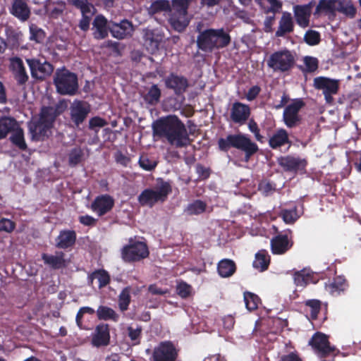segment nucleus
I'll list each match as a JSON object with an SVG mask.
<instances>
[{
	"mask_svg": "<svg viewBox=\"0 0 361 361\" xmlns=\"http://www.w3.org/2000/svg\"><path fill=\"white\" fill-rule=\"evenodd\" d=\"M154 136L165 139L171 145L177 148L187 147L190 144L185 126L176 115L161 117L153 122Z\"/></svg>",
	"mask_w": 361,
	"mask_h": 361,
	"instance_id": "f257e3e1",
	"label": "nucleus"
},
{
	"mask_svg": "<svg viewBox=\"0 0 361 361\" xmlns=\"http://www.w3.org/2000/svg\"><path fill=\"white\" fill-rule=\"evenodd\" d=\"M202 24L198 23L196 32H198L196 39L197 47L205 53H212L228 47L231 42L229 33L224 28H207L202 30Z\"/></svg>",
	"mask_w": 361,
	"mask_h": 361,
	"instance_id": "f03ea898",
	"label": "nucleus"
},
{
	"mask_svg": "<svg viewBox=\"0 0 361 361\" xmlns=\"http://www.w3.org/2000/svg\"><path fill=\"white\" fill-rule=\"evenodd\" d=\"M218 146L223 152H228L231 147L244 152L245 161H248L259 150L258 145L246 135L242 133L230 134L226 138H219Z\"/></svg>",
	"mask_w": 361,
	"mask_h": 361,
	"instance_id": "7ed1b4c3",
	"label": "nucleus"
},
{
	"mask_svg": "<svg viewBox=\"0 0 361 361\" xmlns=\"http://www.w3.org/2000/svg\"><path fill=\"white\" fill-rule=\"evenodd\" d=\"M192 0H171L168 23L178 32H183L189 25L191 17L188 8Z\"/></svg>",
	"mask_w": 361,
	"mask_h": 361,
	"instance_id": "20e7f679",
	"label": "nucleus"
},
{
	"mask_svg": "<svg viewBox=\"0 0 361 361\" xmlns=\"http://www.w3.org/2000/svg\"><path fill=\"white\" fill-rule=\"evenodd\" d=\"M54 84L57 92L61 95H74L78 90L77 75L64 68L56 70Z\"/></svg>",
	"mask_w": 361,
	"mask_h": 361,
	"instance_id": "39448f33",
	"label": "nucleus"
},
{
	"mask_svg": "<svg viewBox=\"0 0 361 361\" xmlns=\"http://www.w3.org/2000/svg\"><path fill=\"white\" fill-rule=\"evenodd\" d=\"M54 122L40 109L38 118H33L27 124L31 138L35 141H43L51 133Z\"/></svg>",
	"mask_w": 361,
	"mask_h": 361,
	"instance_id": "423d86ee",
	"label": "nucleus"
},
{
	"mask_svg": "<svg viewBox=\"0 0 361 361\" xmlns=\"http://www.w3.org/2000/svg\"><path fill=\"white\" fill-rule=\"evenodd\" d=\"M121 255L125 262L133 263L148 257L149 251L146 243L130 238L121 249Z\"/></svg>",
	"mask_w": 361,
	"mask_h": 361,
	"instance_id": "0eeeda50",
	"label": "nucleus"
},
{
	"mask_svg": "<svg viewBox=\"0 0 361 361\" xmlns=\"http://www.w3.org/2000/svg\"><path fill=\"white\" fill-rule=\"evenodd\" d=\"M171 192V185L168 182H162L157 190L145 189L138 196V202L142 206L152 207L159 202H165Z\"/></svg>",
	"mask_w": 361,
	"mask_h": 361,
	"instance_id": "6e6552de",
	"label": "nucleus"
},
{
	"mask_svg": "<svg viewBox=\"0 0 361 361\" xmlns=\"http://www.w3.org/2000/svg\"><path fill=\"white\" fill-rule=\"evenodd\" d=\"M267 64L274 71L286 72L293 67L295 57L288 49L279 50L269 56Z\"/></svg>",
	"mask_w": 361,
	"mask_h": 361,
	"instance_id": "1a4fd4ad",
	"label": "nucleus"
},
{
	"mask_svg": "<svg viewBox=\"0 0 361 361\" xmlns=\"http://www.w3.org/2000/svg\"><path fill=\"white\" fill-rule=\"evenodd\" d=\"M309 345L321 358L336 355L339 353V350L335 346L331 345L329 336L319 331L313 334L309 341Z\"/></svg>",
	"mask_w": 361,
	"mask_h": 361,
	"instance_id": "9d476101",
	"label": "nucleus"
},
{
	"mask_svg": "<svg viewBox=\"0 0 361 361\" xmlns=\"http://www.w3.org/2000/svg\"><path fill=\"white\" fill-rule=\"evenodd\" d=\"M178 353L179 350L172 341H161L154 348L149 361H176Z\"/></svg>",
	"mask_w": 361,
	"mask_h": 361,
	"instance_id": "9b49d317",
	"label": "nucleus"
},
{
	"mask_svg": "<svg viewBox=\"0 0 361 361\" xmlns=\"http://www.w3.org/2000/svg\"><path fill=\"white\" fill-rule=\"evenodd\" d=\"M313 85L316 90L322 91L326 102L329 104L334 102L333 95L339 90V80L324 76L314 78Z\"/></svg>",
	"mask_w": 361,
	"mask_h": 361,
	"instance_id": "f8f14e48",
	"label": "nucleus"
},
{
	"mask_svg": "<svg viewBox=\"0 0 361 361\" xmlns=\"http://www.w3.org/2000/svg\"><path fill=\"white\" fill-rule=\"evenodd\" d=\"M305 104L301 99H296L287 105L283 113V121L288 128H295L301 123L302 117L299 114Z\"/></svg>",
	"mask_w": 361,
	"mask_h": 361,
	"instance_id": "ddd939ff",
	"label": "nucleus"
},
{
	"mask_svg": "<svg viewBox=\"0 0 361 361\" xmlns=\"http://www.w3.org/2000/svg\"><path fill=\"white\" fill-rule=\"evenodd\" d=\"M271 251L274 255H284L293 245L292 231L288 229L278 233L271 239Z\"/></svg>",
	"mask_w": 361,
	"mask_h": 361,
	"instance_id": "4468645a",
	"label": "nucleus"
},
{
	"mask_svg": "<svg viewBox=\"0 0 361 361\" xmlns=\"http://www.w3.org/2000/svg\"><path fill=\"white\" fill-rule=\"evenodd\" d=\"M255 1L260 6L265 14L273 13V16H267L264 22V31L266 32H272L275 14L281 10L282 1L279 0H255Z\"/></svg>",
	"mask_w": 361,
	"mask_h": 361,
	"instance_id": "2eb2a0df",
	"label": "nucleus"
},
{
	"mask_svg": "<svg viewBox=\"0 0 361 361\" xmlns=\"http://www.w3.org/2000/svg\"><path fill=\"white\" fill-rule=\"evenodd\" d=\"M165 87L172 90L175 95L180 97L187 92L190 87L189 80L186 77L176 73H170L164 80Z\"/></svg>",
	"mask_w": 361,
	"mask_h": 361,
	"instance_id": "dca6fc26",
	"label": "nucleus"
},
{
	"mask_svg": "<svg viewBox=\"0 0 361 361\" xmlns=\"http://www.w3.org/2000/svg\"><path fill=\"white\" fill-rule=\"evenodd\" d=\"M32 78L43 81L49 77L53 71L54 66L47 61L41 62L37 59H26Z\"/></svg>",
	"mask_w": 361,
	"mask_h": 361,
	"instance_id": "f3484780",
	"label": "nucleus"
},
{
	"mask_svg": "<svg viewBox=\"0 0 361 361\" xmlns=\"http://www.w3.org/2000/svg\"><path fill=\"white\" fill-rule=\"evenodd\" d=\"M70 118L75 126L79 127L87 118L90 108L87 103L75 99L70 106Z\"/></svg>",
	"mask_w": 361,
	"mask_h": 361,
	"instance_id": "a211bd4d",
	"label": "nucleus"
},
{
	"mask_svg": "<svg viewBox=\"0 0 361 361\" xmlns=\"http://www.w3.org/2000/svg\"><path fill=\"white\" fill-rule=\"evenodd\" d=\"M279 165L286 172L297 173L305 169L307 164L305 159L292 155L281 157L278 159Z\"/></svg>",
	"mask_w": 361,
	"mask_h": 361,
	"instance_id": "6ab92c4d",
	"label": "nucleus"
},
{
	"mask_svg": "<svg viewBox=\"0 0 361 361\" xmlns=\"http://www.w3.org/2000/svg\"><path fill=\"white\" fill-rule=\"evenodd\" d=\"M109 29L111 36L118 39L131 37L134 30L133 23L127 19H123L119 23L109 21Z\"/></svg>",
	"mask_w": 361,
	"mask_h": 361,
	"instance_id": "aec40b11",
	"label": "nucleus"
},
{
	"mask_svg": "<svg viewBox=\"0 0 361 361\" xmlns=\"http://www.w3.org/2000/svg\"><path fill=\"white\" fill-rule=\"evenodd\" d=\"M114 206V200L109 195H100L91 203L90 209L98 216H102L109 212Z\"/></svg>",
	"mask_w": 361,
	"mask_h": 361,
	"instance_id": "412c9836",
	"label": "nucleus"
},
{
	"mask_svg": "<svg viewBox=\"0 0 361 361\" xmlns=\"http://www.w3.org/2000/svg\"><path fill=\"white\" fill-rule=\"evenodd\" d=\"M110 338L109 325L99 324L92 334L91 344L96 348L107 346L110 343Z\"/></svg>",
	"mask_w": 361,
	"mask_h": 361,
	"instance_id": "4be33fe9",
	"label": "nucleus"
},
{
	"mask_svg": "<svg viewBox=\"0 0 361 361\" xmlns=\"http://www.w3.org/2000/svg\"><path fill=\"white\" fill-rule=\"evenodd\" d=\"M250 116V108L247 104L240 102H235L231 106L230 118L240 125L244 124Z\"/></svg>",
	"mask_w": 361,
	"mask_h": 361,
	"instance_id": "5701e85b",
	"label": "nucleus"
},
{
	"mask_svg": "<svg viewBox=\"0 0 361 361\" xmlns=\"http://www.w3.org/2000/svg\"><path fill=\"white\" fill-rule=\"evenodd\" d=\"M295 23L292 14L288 11H283L279 21L278 27L275 32L276 37L285 38L287 35L293 32Z\"/></svg>",
	"mask_w": 361,
	"mask_h": 361,
	"instance_id": "b1692460",
	"label": "nucleus"
},
{
	"mask_svg": "<svg viewBox=\"0 0 361 361\" xmlns=\"http://www.w3.org/2000/svg\"><path fill=\"white\" fill-rule=\"evenodd\" d=\"M10 68L13 73L14 78L18 85H23L27 82L29 77L23 61L18 56L11 58L10 59Z\"/></svg>",
	"mask_w": 361,
	"mask_h": 361,
	"instance_id": "393cba45",
	"label": "nucleus"
},
{
	"mask_svg": "<svg viewBox=\"0 0 361 361\" xmlns=\"http://www.w3.org/2000/svg\"><path fill=\"white\" fill-rule=\"evenodd\" d=\"M9 11L21 22L27 21L31 16V9L27 0H13Z\"/></svg>",
	"mask_w": 361,
	"mask_h": 361,
	"instance_id": "a878e982",
	"label": "nucleus"
},
{
	"mask_svg": "<svg viewBox=\"0 0 361 361\" xmlns=\"http://www.w3.org/2000/svg\"><path fill=\"white\" fill-rule=\"evenodd\" d=\"M93 37L95 39H104L108 37L109 29V22L102 15H97L92 22Z\"/></svg>",
	"mask_w": 361,
	"mask_h": 361,
	"instance_id": "bb28decb",
	"label": "nucleus"
},
{
	"mask_svg": "<svg viewBox=\"0 0 361 361\" xmlns=\"http://www.w3.org/2000/svg\"><path fill=\"white\" fill-rule=\"evenodd\" d=\"M4 42L9 49H18L23 42V34L18 28L12 26L5 27Z\"/></svg>",
	"mask_w": 361,
	"mask_h": 361,
	"instance_id": "cd10ccee",
	"label": "nucleus"
},
{
	"mask_svg": "<svg viewBox=\"0 0 361 361\" xmlns=\"http://www.w3.org/2000/svg\"><path fill=\"white\" fill-rule=\"evenodd\" d=\"M296 23L302 28L309 26L312 8L310 4L296 5L293 7Z\"/></svg>",
	"mask_w": 361,
	"mask_h": 361,
	"instance_id": "c85d7f7f",
	"label": "nucleus"
},
{
	"mask_svg": "<svg viewBox=\"0 0 361 361\" xmlns=\"http://www.w3.org/2000/svg\"><path fill=\"white\" fill-rule=\"evenodd\" d=\"M348 287L346 279L343 276H335L331 281L324 283V289L330 295L336 296L344 292Z\"/></svg>",
	"mask_w": 361,
	"mask_h": 361,
	"instance_id": "c756f323",
	"label": "nucleus"
},
{
	"mask_svg": "<svg viewBox=\"0 0 361 361\" xmlns=\"http://www.w3.org/2000/svg\"><path fill=\"white\" fill-rule=\"evenodd\" d=\"M77 235L73 230H62L56 238V247L66 250L71 248L75 244Z\"/></svg>",
	"mask_w": 361,
	"mask_h": 361,
	"instance_id": "7c9ffc66",
	"label": "nucleus"
},
{
	"mask_svg": "<svg viewBox=\"0 0 361 361\" xmlns=\"http://www.w3.org/2000/svg\"><path fill=\"white\" fill-rule=\"evenodd\" d=\"M286 145H288V148L292 145L288 133L284 128H279L270 137L269 145L271 149H276Z\"/></svg>",
	"mask_w": 361,
	"mask_h": 361,
	"instance_id": "2f4dec72",
	"label": "nucleus"
},
{
	"mask_svg": "<svg viewBox=\"0 0 361 361\" xmlns=\"http://www.w3.org/2000/svg\"><path fill=\"white\" fill-rule=\"evenodd\" d=\"M65 253L62 251H56L55 255L43 253L42 259L44 264L54 269H59L66 267Z\"/></svg>",
	"mask_w": 361,
	"mask_h": 361,
	"instance_id": "473e14b6",
	"label": "nucleus"
},
{
	"mask_svg": "<svg viewBox=\"0 0 361 361\" xmlns=\"http://www.w3.org/2000/svg\"><path fill=\"white\" fill-rule=\"evenodd\" d=\"M88 283L90 286H93L94 279L97 280L98 288L102 289L109 284L111 281V276L107 271L103 269L94 270L88 275Z\"/></svg>",
	"mask_w": 361,
	"mask_h": 361,
	"instance_id": "72a5a7b5",
	"label": "nucleus"
},
{
	"mask_svg": "<svg viewBox=\"0 0 361 361\" xmlns=\"http://www.w3.org/2000/svg\"><path fill=\"white\" fill-rule=\"evenodd\" d=\"M67 107V101L61 99L55 106H43L41 109L55 123L56 118L62 114Z\"/></svg>",
	"mask_w": 361,
	"mask_h": 361,
	"instance_id": "f704fd0d",
	"label": "nucleus"
},
{
	"mask_svg": "<svg viewBox=\"0 0 361 361\" xmlns=\"http://www.w3.org/2000/svg\"><path fill=\"white\" fill-rule=\"evenodd\" d=\"M18 127L14 118L2 116L0 118V140L6 138L8 133L14 132Z\"/></svg>",
	"mask_w": 361,
	"mask_h": 361,
	"instance_id": "c9c22d12",
	"label": "nucleus"
},
{
	"mask_svg": "<svg viewBox=\"0 0 361 361\" xmlns=\"http://www.w3.org/2000/svg\"><path fill=\"white\" fill-rule=\"evenodd\" d=\"M337 0H319L316 6L314 15L322 13L335 16L336 12Z\"/></svg>",
	"mask_w": 361,
	"mask_h": 361,
	"instance_id": "e433bc0d",
	"label": "nucleus"
},
{
	"mask_svg": "<svg viewBox=\"0 0 361 361\" xmlns=\"http://www.w3.org/2000/svg\"><path fill=\"white\" fill-rule=\"evenodd\" d=\"M270 264V256L266 250H261L255 255V259L253 262V267L259 271H266Z\"/></svg>",
	"mask_w": 361,
	"mask_h": 361,
	"instance_id": "4c0bfd02",
	"label": "nucleus"
},
{
	"mask_svg": "<svg viewBox=\"0 0 361 361\" xmlns=\"http://www.w3.org/2000/svg\"><path fill=\"white\" fill-rule=\"evenodd\" d=\"M217 271L221 277H230L235 272L236 265L233 260L224 259L218 263Z\"/></svg>",
	"mask_w": 361,
	"mask_h": 361,
	"instance_id": "58836bf2",
	"label": "nucleus"
},
{
	"mask_svg": "<svg viewBox=\"0 0 361 361\" xmlns=\"http://www.w3.org/2000/svg\"><path fill=\"white\" fill-rule=\"evenodd\" d=\"M312 273L306 269L295 271L293 274L294 283L297 286L305 287L308 283L313 282Z\"/></svg>",
	"mask_w": 361,
	"mask_h": 361,
	"instance_id": "ea45409f",
	"label": "nucleus"
},
{
	"mask_svg": "<svg viewBox=\"0 0 361 361\" xmlns=\"http://www.w3.org/2000/svg\"><path fill=\"white\" fill-rule=\"evenodd\" d=\"M336 11L353 18L356 15L357 9L351 1L337 0Z\"/></svg>",
	"mask_w": 361,
	"mask_h": 361,
	"instance_id": "a19ab883",
	"label": "nucleus"
},
{
	"mask_svg": "<svg viewBox=\"0 0 361 361\" xmlns=\"http://www.w3.org/2000/svg\"><path fill=\"white\" fill-rule=\"evenodd\" d=\"M206 209L207 204L205 202L200 200H195L187 205L184 209V213L189 216L200 215L204 213Z\"/></svg>",
	"mask_w": 361,
	"mask_h": 361,
	"instance_id": "79ce46f5",
	"label": "nucleus"
},
{
	"mask_svg": "<svg viewBox=\"0 0 361 361\" xmlns=\"http://www.w3.org/2000/svg\"><path fill=\"white\" fill-rule=\"evenodd\" d=\"M171 4L169 0H156L153 1L147 8L148 13L154 16L161 12H167L169 13Z\"/></svg>",
	"mask_w": 361,
	"mask_h": 361,
	"instance_id": "37998d69",
	"label": "nucleus"
},
{
	"mask_svg": "<svg viewBox=\"0 0 361 361\" xmlns=\"http://www.w3.org/2000/svg\"><path fill=\"white\" fill-rule=\"evenodd\" d=\"M161 96V91L157 85H152L144 96V100L149 105L157 104Z\"/></svg>",
	"mask_w": 361,
	"mask_h": 361,
	"instance_id": "c03bdc74",
	"label": "nucleus"
},
{
	"mask_svg": "<svg viewBox=\"0 0 361 361\" xmlns=\"http://www.w3.org/2000/svg\"><path fill=\"white\" fill-rule=\"evenodd\" d=\"M97 315L101 320H112L117 322L119 319L118 314L111 307L100 305L97 310Z\"/></svg>",
	"mask_w": 361,
	"mask_h": 361,
	"instance_id": "a18cd8bd",
	"label": "nucleus"
},
{
	"mask_svg": "<svg viewBox=\"0 0 361 361\" xmlns=\"http://www.w3.org/2000/svg\"><path fill=\"white\" fill-rule=\"evenodd\" d=\"M11 142L19 149L25 151L27 148L24 138L23 130L18 127L10 137Z\"/></svg>",
	"mask_w": 361,
	"mask_h": 361,
	"instance_id": "49530a36",
	"label": "nucleus"
},
{
	"mask_svg": "<svg viewBox=\"0 0 361 361\" xmlns=\"http://www.w3.org/2000/svg\"><path fill=\"white\" fill-rule=\"evenodd\" d=\"M84 160V152L80 147L71 149L68 153V165L71 167H75Z\"/></svg>",
	"mask_w": 361,
	"mask_h": 361,
	"instance_id": "de8ad7c7",
	"label": "nucleus"
},
{
	"mask_svg": "<svg viewBox=\"0 0 361 361\" xmlns=\"http://www.w3.org/2000/svg\"><path fill=\"white\" fill-rule=\"evenodd\" d=\"M305 311L310 313L312 319H317L318 314L321 310L322 302L319 300L312 299L305 302Z\"/></svg>",
	"mask_w": 361,
	"mask_h": 361,
	"instance_id": "09e8293b",
	"label": "nucleus"
},
{
	"mask_svg": "<svg viewBox=\"0 0 361 361\" xmlns=\"http://www.w3.org/2000/svg\"><path fill=\"white\" fill-rule=\"evenodd\" d=\"M131 289L130 286H126L118 295V307L122 312L126 311L128 309L131 302Z\"/></svg>",
	"mask_w": 361,
	"mask_h": 361,
	"instance_id": "8fccbe9b",
	"label": "nucleus"
},
{
	"mask_svg": "<svg viewBox=\"0 0 361 361\" xmlns=\"http://www.w3.org/2000/svg\"><path fill=\"white\" fill-rule=\"evenodd\" d=\"M30 39L36 43H42L46 38V32L37 25L32 23L29 26Z\"/></svg>",
	"mask_w": 361,
	"mask_h": 361,
	"instance_id": "3c124183",
	"label": "nucleus"
},
{
	"mask_svg": "<svg viewBox=\"0 0 361 361\" xmlns=\"http://www.w3.org/2000/svg\"><path fill=\"white\" fill-rule=\"evenodd\" d=\"M244 301L246 308L249 311H253L258 308L260 298L255 293L245 291L244 293Z\"/></svg>",
	"mask_w": 361,
	"mask_h": 361,
	"instance_id": "603ef678",
	"label": "nucleus"
},
{
	"mask_svg": "<svg viewBox=\"0 0 361 361\" xmlns=\"http://www.w3.org/2000/svg\"><path fill=\"white\" fill-rule=\"evenodd\" d=\"M138 164L143 170L152 171L157 167L158 161L154 159L149 158L147 154H142L139 158Z\"/></svg>",
	"mask_w": 361,
	"mask_h": 361,
	"instance_id": "864d4df0",
	"label": "nucleus"
},
{
	"mask_svg": "<svg viewBox=\"0 0 361 361\" xmlns=\"http://www.w3.org/2000/svg\"><path fill=\"white\" fill-rule=\"evenodd\" d=\"M68 3L79 9L81 14L84 13H91V9L94 8L93 5L88 0H68Z\"/></svg>",
	"mask_w": 361,
	"mask_h": 361,
	"instance_id": "5fc2aeb1",
	"label": "nucleus"
},
{
	"mask_svg": "<svg viewBox=\"0 0 361 361\" xmlns=\"http://www.w3.org/2000/svg\"><path fill=\"white\" fill-rule=\"evenodd\" d=\"M280 216L286 224H293L298 218L296 207L292 209H282L280 212Z\"/></svg>",
	"mask_w": 361,
	"mask_h": 361,
	"instance_id": "6e6d98bb",
	"label": "nucleus"
},
{
	"mask_svg": "<svg viewBox=\"0 0 361 361\" xmlns=\"http://www.w3.org/2000/svg\"><path fill=\"white\" fill-rule=\"evenodd\" d=\"M144 39L145 43L149 44L152 49H158L161 40L159 35H155L153 30H149L145 32Z\"/></svg>",
	"mask_w": 361,
	"mask_h": 361,
	"instance_id": "4d7b16f0",
	"label": "nucleus"
},
{
	"mask_svg": "<svg viewBox=\"0 0 361 361\" xmlns=\"http://www.w3.org/2000/svg\"><path fill=\"white\" fill-rule=\"evenodd\" d=\"M320 34L319 32L313 30H307L304 36V41L310 46H314L320 42Z\"/></svg>",
	"mask_w": 361,
	"mask_h": 361,
	"instance_id": "13d9d810",
	"label": "nucleus"
},
{
	"mask_svg": "<svg viewBox=\"0 0 361 361\" xmlns=\"http://www.w3.org/2000/svg\"><path fill=\"white\" fill-rule=\"evenodd\" d=\"M128 335L130 339L134 342L135 344H139L140 340L142 336V328L141 326H137L136 328H133L130 326L127 328Z\"/></svg>",
	"mask_w": 361,
	"mask_h": 361,
	"instance_id": "bf43d9fd",
	"label": "nucleus"
},
{
	"mask_svg": "<svg viewBox=\"0 0 361 361\" xmlns=\"http://www.w3.org/2000/svg\"><path fill=\"white\" fill-rule=\"evenodd\" d=\"M192 287L182 281L177 285L176 293L181 298H187L190 295Z\"/></svg>",
	"mask_w": 361,
	"mask_h": 361,
	"instance_id": "052dcab7",
	"label": "nucleus"
},
{
	"mask_svg": "<svg viewBox=\"0 0 361 361\" xmlns=\"http://www.w3.org/2000/svg\"><path fill=\"white\" fill-rule=\"evenodd\" d=\"M258 190L263 195L269 196L275 190V187L269 181L262 180L258 185Z\"/></svg>",
	"mask_w": 361,
	"mask_h": 361,
	"instance_id": "680f3d73",
	"label": "nucleus"
},
{
	"mask_svg": "<svg viewBox=\"0 0 361 361\" xmlns=\"http://www.w3.org/2000/svg\"><path fill=\"white\" fill-rule=\"evenodd\" d=\"M304 63L306 71L309 73H313L318 68L319 61L317 58L307 56L304 58Z\"/></svg>",
	"mask_w": 361,
	"mask_h": 361,
	"instance_id": "e2e57ef3",
	"label": "nucleus"
},
{
	"mask_svg": "<svg viewBox=\"0 0 361 361\" xmlns=\"http://www.w3.org/2000/svg\"><path fill=\"white\" fill-rule=\"evenodd\" d=\"M16 228V223L11 219L1 218L0 219V232L11 233Z\"/></svg>",
	"mask_w": 361,
	"mask_h": 361,
	"instance_id": "0e129e2a",
	"label": "nucleus"
},
{
	"mask_svg": "<svg viewBox=\"0 0 361 361\" xmlns=\"http://www.w3.org/2000/svg\"><path fill=\"white\" fill-rule=\"evenodd\" d=\"M92 15V12L84 13V14H82V18L78 24V27L81 30L86 32L89 30Z\"/></svg>",
	"mask_w": 361,
	"mask_h": 361,
	"instance_id": "69168bd1",
	"label": "nucleus"
},
{
	"mask_svg": "<svg viewBox=\"0 0 361 361\" xmlns=\"http://www.w3.org/2000/svg\"><path fill=\"white\" fill-rule=\"evenodd\" d=\"M108 124L107 121L99 116H94L89 121V128L94 130L95 128H102Z\"/></svg>",
	"mask_w": 361,
	"mask_h": 361,
	"instance_id": "338daca9",
	"label": "nucleus"
},
{
	"mask_svg": "<svg viewBox=\"0 0 361 361\" xmlns=\"http://www.w3.org/2000/svg\"><path fill=\"white\" fill-rule=\"evenodd\" d=\"M248 128L252 133H254L257 141L263 142L264 137L260 134L258 125L253 119L250 121L248 123Z\"/></svg>",
	"mask_w": 361,
	"mask_h": 361,
	"instance_id": "774afa93",
	"label": "nucleus"
}]
</instances>
